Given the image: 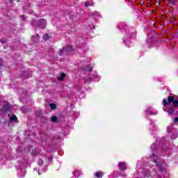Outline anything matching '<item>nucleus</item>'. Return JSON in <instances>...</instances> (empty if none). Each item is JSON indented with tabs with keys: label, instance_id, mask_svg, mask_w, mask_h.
<instances>
[{
	"label": "nucleus",
	"instance_id": "obj_1",
	"mask_svg": "<svg viewBox=\"0 0 178 178\" xmlns=\"http://www.w3.org/2000/svg\"><path fill=\"white\" fill-rule=\"evenodd\" d=\"M154 163L156 165V168L159 169L160 173H166V170L165 169V161L161 160L160 159H154Z\"/></svg>",
	"mask_w": 178,
	"mask_h": 178
},
{
	"label": "nucleus",
	"instance_id": "obj_2",
	"mask_svg": "<svg viewBox=\"0 0 178 178\" xmlns=\"http://www.w3.org/2000/svg\"><path fill=\"white\" fill-rule=\"evenodd\" d=\"M72 51H73V47L70 45H67L65 47L60 49L58 54L62 56V55H67V54L72 52Z\"/></svg>",
	"mask_w": 178,
	"mask_h": 178
},
{
	"label": "nucleus",
	"instance_id": "obj_3",
	"mask_svg": "<svg viewBox=\"0 0 178 178\" xmlns=\"http://www.w3.org/2000/svg\"><path fill=\"white\" fill-rule=\"evenodd\" d=\"M168 102H171L172 104L173 108H178V99L175 100V97L171 95L168 96Z\"/></svg>",
	"mask_w": 178,
	"mask_h": 178
},
{
	"label": "nucleus",
	"instance_id": "obj_4",
	"mask_svg": "<svg viewBox=\"0 0 178 178\" xmlns=\"http://www.w3.org/2000/svg\"><path fill=\"white\" fill-rule=\"evenodd\" d=\"M118 168L122 171L126 170L127 169V165L124 162H120L118 163Z\"/></svg>",
	"mask_w": 178,
	"mask_h": 178
},
{
	"label": "nucleus",
	"instance_id": "obj_5",
	"mask_svg": "<svg viewBox=\"0 0 178 178\" xmlns=\"http://www.w3.org/2000/svg\"><path fill=\"white\" fill-rule=\"evenodd\" d=\"M95 176L97 178H102L104 177V172L102 171H97L95 172Z\"/></svg>",
	"mask_w": 178,
	"mask_h": 178
},
{
	"label": "nucleus",
	"instance_id": "obj_6",
	"mask_svg": "<svg viewBox=\"0 0 178 178\" xmlns=\"http://www.w3.org/2000/svg\"><path fill=\"white\" fill-rule=\"evenodd\" d=\"M65 77H66V74L63 72L60 76H58L57 80L59 81H63V80H65Z\"/></svg>",
	"mask_w": 178,
	"mask_h": 178
},
{
	"label": "nucleus",
	"instance_id": "obj_7",
	"mask_svg": "<svg viewBox=\"0 0 178 178\" xmlns=\"http://www.w3.org/2000/svg\"><path fill=\"white\" fill-rule=\"evenodd\" d=\"M147 115H156L154 111H152V107H149L146 111Z\"/></svg>",
	"mask_w": 178,
	"mask_h": 178
},
{
	"label": "nucleus",
	"instance_id": "obj_8",
	"mask_svg": "<svg viewBox=\"0 0 178 178\" xmlns=\"http://www.w3.org/2000/svg\"><path fill=\"white\" fill-rule=\"evenodd\" d=\"M168 113L169 115H173V113H175V107H173V106L169 108Z\"/></svg>",
	"mask_w": 178,
	"mask_h": 178
},
{
	"label": "nucleus",
	"instance_id": "obj_9",
	"mask_svg": "<svg viewBox=\"0 0 178 178\" xmlns=\"http://www.w3.org/2000/svg\"><path fill=\"white\" fill-rule=\"evenodd\" d=\"M169 104H172V102H169V99H163V106H166L167 105H169Z\"/></svg>",
	"mask_w": 178,
	"mask_h": 178
},
{
	"label": "nucleus",
	"instance_id": "obj_10",
	"mask_svg": "<svg viewBox=\"0 0 178 178\" xmlns=\"http://www.w3.org/2000/svg\"><path fill=\"white\" fill-rule=\"evenodd\" d=\"M10 120L11 122H16L17 120V117L14 114L12 115V117L10 118Z\"/></svg>",
	"mask_w": 178,
	"mask_h": 178
},
{
	"label": "nucleus",
	"instance_id": "obj_11",
	"mask_svg": "<svg viewBox=\"0 0 178 178\" xmlns=\"http://www.w3.org/2000/svg\"><path fill=\"white\" fill-rule=\"evenodd\" d=\"M170 5H177V0H168Z\"/></svg>",
	"mask_w": 178,
	"mask_h": 178
},
{
	"label": "nucleus",
	"instance_id": "obj_12",
	"mask_svg": "<svg viewBox=\"0 0 178 178\" xmlns=\"http://www.w3.org/2000/svg\"><path fill=\"white\" fill-rule=\"evenodd\" d=\"M51 39V36H49V35L48 34H45L44 36H43V40L44 41H48V40Z\"/></svg>",
	"mask_w": 178,
	"mask_h": 178
},
{
	"label": "nucleus",
	"instance_id": "obj_13",
	"mask_svg": "<svg viewBox=\"0 0 178 178\" xmlns=\"http://www.w3.org/2000/svg\"><path fill=\"white\" fill-rule=\"evenodd\" d=\"M18 92L19 94H24V95H27V90H26L25 89H23L22 90V89L19 90Z\"/></svg>",
	"mask_w": 178,
	"mask_h": 178
},
{
	"label": "nucleus",
	"instance_id": "obj_14",
	"mask_svg": "<svg viewBox=\"0 0 178 178\" xmlns=\"http://www.w3.org/2000/svg\"><path fill=\"white\" fill-rule=\"evenodd\" d=\"M38 164L39 165V166H42L44 165V160H42V159H39L38 161Z\"/></svg>",
	"mask_w": 178,
	"mask_h": 178
},
{
	"label": "nucleus",
	"instance_id": "obj_15",
	"mask_svg": "<svg viewBox=\"0 0 178 178\" xmlns=\"http://www.w3.org/2000/svg\"><path fill=\"white\" fill-rule=\"evenodd\" d=\"M3 111H10V106H8V104H6V105L3 106Z\"/></svg>",
	"mask_w": 178,
	"mask_h": 178
},
{
	"label": "nucleus",
	"instance_id": "obj_16",
	"mask_svg": "<svg viewBox=\"0 0 178 178\" xmlns=\"http://www.w3.org/2000/svg\"><path fill=\"white\" fill-rule=\"evenodd\" d=\"M38 27H40V29H45L47 27V24H38Z\"/></svg>",
	"mask_w": 178,
	"mask_h": 178
},
{
	"label": "nucleus",
	"instance_id": "obj_17",
	"mask_svg": "<svg viewBox=\"0 0 178 178\" xmlns=\"http://www.w3.org/2000/svg\"><path fill=\"white\" fill-rule=\"evenodd\" d=\"M49 106L52 111L56 109V104H55L51 103L49 104Z\"/></svg>",
	"mask_w": 178,
	"mask_h": 178
},
{
	"label": "nucleus",
	"instance_id": "obj_18",
	"mask_svg": "<svg viewBox=\"0 0 178 178\" xmlns=\"http://www.w3.org/2000/svg\"><path fill=\"white\" fill-rule=\"evenodd\" d=\"M85 70H87L88 72H92V67L88 65V66H86Z\"/></svg>",
	"mask_w": 178,
	"mask_h": 178
},
{
	"label": "nucleus",
	"instance_id": "obj_19",
	"mask_svg": "<svg viewBox=\"0 0 178 178\" xmlns=\"http://www.w3.org/2000/svg\"><path fill=\"white\" fill-rule=\"evenodd\" d=\"M20 19H21L22 22H26V15H21Z\"/></svg>",
	"mask_w": 178,
	"mask_h": 178
},
{
	"label": "nucleus",
	"instance_id": "obj_20",
	"mask_svg": "<svg viewBox=\"0 0 178 178\" xmlns=\"http://www.w3.org/2000/svg\"><path fill=\"white\" fill-rule=\"evenodd\" d=\"M170 95L171 97H174V101H177V99H178V96H177V95H173V94H172V93H170Z\"/></svg>",
	"mask_w": 178,
	"mask_h": 178
},
{
	"label": "nucleus",
	"instance_id": "obj_21",
	"mask_svg": "<svg viewBox=\"0 0 178 178\" xmlns=\"http://www.w3.org/2000/svg\"><path fill=\"white\" fill-rule=\"evenodd\" d=\"M58 120V118L56 116L51 117V122H56Z\"/></svg>",
	"mask_w": 178,
	"mask_h": 178
},
{
	"label": "nucleus",
	"instance_id": "obj_22",
	"mask_svg": "<svg viewBox=\"0 0 178 178\" xmlns=\"http://www.w3.org/2000/svg\"><path fill=\"white\" fill-rule=\"evenodd\" d=\"M39 23H47V19H40L39 20Z\"/></svg>",
	"mask_w": 178,
	"mask_h": 178
},
{
	"label": "nucleus",
	"instance_id": "obj_23",
	"mask_svg": "<svg viewBox=\"0 0 178 178\" xmlns=\"http://www.w3.org/2000/svg\"><path fill=\"white\" fill-rule=\"evenodd\" d=\"M85 6H86V7L92 6V4H90V2L86 1V2H85Z\"/></svg>",
	"mask_w": 178,
	"mask_h": 178
},
{
	"label": "nucleus",
	"instance_id": "obj_24",
	"mask_svg": "<svg viewBox=\"0 0 178 178\" xmlns=\"http://www.w3.org/2000/svg\"><path fill=\"white\" fill-rule=\"evenodd\" d=\"M156 155H158V152H157L156 150H154V152L152 156H156Z\"/></svg>",
	"mask_w": 178,
	"mask_h": 178
},
{
	"label": "nucleus",
	"instance_id": "obj_25",
	"mask_svg": "<svg viewBox=\"0 0 178 178\" xmlns=\"http://www.w3.org/2000/svg\"><path fill=\"white\" fill-rule=\"evenodd\" d=\"M174 122H175V123H178V117H177V118H175L174 119Z\"/></svg>",
	"mask_w": 178,
	"mask_h": 178
},
{
	"label": "nucleus",
	"instance_id": "obj_26",
	"mask_svg": "<svg viewBox=\"0 0 178 178\" xmlns=\"http://www.w3.org/2000/svg\"><path fill=\"white\" fill-rule=\"evenodd\" d=\"M48 161H49V162H51L52 161V156H49L48 158Z\"/></svg>",
	"mask_w": 178,
	"mask_h": 178
},
{
	"label": "nucleus",
	"instance_id": "obj_27",
	"mask_svg": "<svg viewBox=\"0 0 178 178\" xmlns=\"http://www.w3.org/2000/svg\"><path fill=\"white\" fill-rule=\"evenodd\" d=\"M0 42H1V44H5V40H0Z\"/></svg>",
	"mask_w": 178,
	"mask_h": 178
},
{
	"label": "nucleus",
	"instance_id": "obj_28",
	"mask_svg": "<svg viewBox=\"0 0 178 178\" xmlns=\"http://www.w3.org/2000/svg\"><path fill=\"white\" fill-rule=\"evenodd\" d=\"M2 66V60L0 58V67Z\"/></svg>",
	"mask_w": 178,
	"mask_h": 178
},
{
	"label": "nucleus",
	"instance_id": "obj_29",
	"mask_svg": "<svg viewBox=\"0 0 178 178\" xmlns=\"http://www.w3.org/2000/svg\"><path fill=\"white\" fill-rule=\"evenodd\" d=\"M95 13H96V15H97V16L99 15V13H97V12H94V13H93V15H95Z\"/></svg>",
	"mask_w": 178,
	"mask_h": 178
},
{
	"label": "nucleus",
	"instance_id": "obj_30",
	"mask_svg": "<svg viewBox=\"0 0 178 178\" xmlns=\"http://www.w3.org/2000/svg\"><path fill=\"white\" fill-rule=\"evenodd\" d=\"M157 178H165V177H162V176L159 175Z\"/></svg>",
	"mask_w": 178,
	"mask_h": 178
},
{
	"label": "nucleus",
	"instance_id": "obj_31",
	"mask_svg": "<svg viewBox=\"0 0 178 178\" xmlns=\"http://www.w3.org/2000/svg\"><path fill=\"white\" fill-rule=\"evenodd\" d=\"M177 138V134L175 136H172V138Z\"/></svg>",
	"mask_w": 178,
	"mask_h": 178
},
{
	"label": "nucleus",
	"instance_id": "obj_32",
	"mask_svg": "<svg viewBox=\"0 0 178 178\" xmlns=\"http://www.w3.org/2000/svg\"><path fill=\"white\" fill-rule=\"evenodd\" d=\"M34 37H35V36L32 35V36H31V40H34Z\"/></svg>",
	"mask_w": 178,
	"mask_h": 178
},
{
	"label": "nucleus",
	"instance_id": "obj_33",
	"mask_svg": "<svg viewBox=\"0 0 178 178\" xmlns=\"http://www.w3.org/2000/svg\"><path fill=\"white\" fill-rule=\"evenodd\" d=\"M163 111H164L165 112H168V110H167L166 108H163Z\"/></svg>",
	"mask_w": 178,
	"mask_h": 178
},
{
	"label": "nucleus",
	"instance_id": "obj_34",
	"mask_svg": "<svg viewBox=\"0 0 178 178\" xmlns=\"http://www.w3.org/2000/svg\"><path fill=\"white\" fill-rule=\"evenodd\" d=\"M88 81H91V79H89Z\"/></svg>",
	"mask_w": 178,
	"mask_h": 178
},
{
	"label": "nucleus",
	"instance_id": "obj_35",
	"mask_svg": "<svg viewBox=\"0 0 178 178\" xmlns=\"http://www.w3.org/2000/svg\"><path fill=\"white\" fill-rule=\"evenodd\" d=\"M153 26H155V24H153Z\"/></svg>",
	"mask_w": 178,
	"mask_h": 178
},
{
	"label": "nucleus",
	"instance_id": "obj_36",
	"mask_svg": "<svg viewBox=\"0 0 178 178\" xmlns=\"http://www.w3.org/2000/svg\"><path fill=\"white\" fill-rule=\"evenodd\" d=\"M38 175H40V172H38Z\"/></svg>",
	"mask_w": 178,
	"mask_h": 178
}]
</instances>
